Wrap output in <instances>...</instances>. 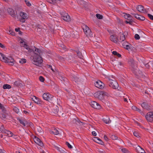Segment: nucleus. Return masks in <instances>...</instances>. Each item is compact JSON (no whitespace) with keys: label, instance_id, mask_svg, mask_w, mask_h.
<instances>
[{"label":"nucleus","instance_id":"obj_1","mask_svg":"<svg viewBox=\"0 0 153 153\" xmlns=\"http://www.w3.org/2000/svg\"><path fill=\"white\" fill-rule=\"evenodd\" d=\"M34 55L33 56L32 63L36 65L39 66L43 62V60L41 56L43 52L39 49L35 47V49L33 50Z\"/></svg>","mask_w":153,"mask_h":153},{"label":"nucleus","instance_id":"obj_33","mask_svg":"<svg viewBox=\"0 0 153 153\" xmlns=\"http://www.w3.org/2000/svg\"><path fill=\"white\" fill-rule=\"evenodd\" d=\"M132 109L134 111H140V109L137 108L135 106H133L132 107Z\"/></svg>","mask_w":153,"mask_h":153},{"label":"nucleus","instance_id":"obj_5","mask_svg":"<svg viewBox=\"0 0 153 153\" xmlns=\"http://www.w3.org/2000/svg\"><path fill=\"white\" fill-rule=\"evenodd\" d=\"M19 15L21 17V18L20 19V22L24 23L25 21V19L28 18L27 14L23 12H20Z\"/></svg>","mask_w":153,"mask_h":153},{"label":"nucleus","instance_id":"obj_59","mask_svg":"<svg viewBox=\"0 0 153 153\" xmlns=\"http://www.w3.org/2000/svg\"><path fill=\"white\" fill-rule=\"evenodd\" d=\"M104 138L105 140H108V138L106 135L104 136Z\"/></svg>","mask_w":153,"mask_h":153},{"label":"nucleus","instance_id":"obj_44","mask_svg":"<svg viewBox=\"0 0 153 153\" xmlns=\"http://www.w3.org/2000/svg\"><path fill=\"white\" fill-rule=\"evenodd\" d=\"M128 21H126L125 22L126 24H129L130 25H131L132 23V19H131L130 20H128Z\"/></svg>","mask_w":153,"mask_h":153},{"label":"nucleus","instance_id":"obj_27","mask_svg":"<svg viewBox=\"0 0 153 153\" xmlns=\"http://www.w3.org/2000/svg\"><path fill=\"white\" fill-rule=\"evenodd\" d=\"M124 16L125 19L128 20H130L132 19L131 16L128 14L125 13Z\"/></svg>","mask_w":153,"mask_h":153},{"label":"nucleus","instance_id":"obj_50","mask_svg":"<svg viewBox=\"0 0 153 153\" xmlns=\"http://www.w3.org/2000/svg\"><path fill=\"white\" fill-rule=\"evenodd\" d=\"M124 48L127 50L130 49V46L128 44L125 45V46H124Z\"/></svg>","mask_w":153,"mask_h":153},{"label":"nucleus","instance_id":"obj_36","mask_svg":"<svg viewBox=\"0 0 153 153\" xmlns=\"http://www.w3.org/2000/svg\"><path fill=\"white\" fill-rule=\"evenodd\" d=\"M0 130L2 133H4L5 132V131L7 130L4 128V126H2L0 128Z\"/></svg>","mask_w":153,"mask_h":153},{"label":"nucleus","instance_id":"obj_17","mask_svg":"<svg viewBox=\"0 0 153 153\" xmlns=\"http://www.w3.org/2000/svg\"><path fill=\"white\" fill-rule=\"evenodd\" d=\"M32 99L33 101L38 104H41L42 103L41 100L36 96H34Z\"/></svg>","mask_w":153,"mask_h":153},{"label":"nucleus","instance_id":"obj_47","mask_svg":"<svg viewBox=\"0 0 153 153\" xmlns=\"http://www.w3.org/2000/svg\"><path fill=\"white\" fill-rule=\"evenodd\" d=\"M134 37L135 39L137 40L139 39L140 38L139 35L137 34H135Z\"/></svg>","mask_w":153,"mask_h":153},{"label":"nucleus","instance_id":"obj_34","mask_svg":"<svg viewBox=\"0 0 153 153\" xmlns=\"http://www.w3.org/2000/svg\"><path fill=\"white\" fill-rule=\"evenodd\" d=\"M17 120L19 121L20 123L23 125V126H25L26 125L25 123V121L23 120H22L21 119H18Z\"/></svg>","mask_w":153,"mask_h":153},{"label":"nucleus","instance_id":"obj_21","mask_svg":"<svg viewBox=\"0 0 153 153\" xmlns=\"http://www.w3.org/2000/svg\"><path fill=\"white\" fill-rule=\"evenodd\" d=\"M7 58L4 54L0 53V60L5 62Z\"/></svg>","mask_w":153,"mask_h":153},{"label":"nucleus","instance_id":"obj_52","mask_svg":"<svg viewBox=\"0 0 153 153\" xmlns=\"http://www.w3.org/2000/svg\"><path fill=\"white\" fill-rule=\"evenodd\" d=\"M54 148L59 152L60 149L61 147H59L57 146H54Z\"/></svg>","mask_w":153,"mask_h":153},{"label":"nucleus","instance_id":"obj_57","mask_svg":"<svg viewBox=\"0 0 153 153\" xmlns=\"http://www.w3.org/2000/svg\"><path fill=\"white\" fill-rule=\"evenodd\" d=\"M38 131L39 132H42V129L40 127H39V128H38Z\"/></svg>","mask_w":153,"mask_h":153},{"label":"nucleus","instance_id":"obj_6","mask_svg":"<svg viewBox=\"0 0 153 153\" xmlns=\"http://www.w3.org/2000/svg\"><path fill=\"white\" fill-rule=\"evenodd\" d=\"M146 118L149 122H152L153 121V112H149L146 115Z\"/></svg>","mask_w":153,"mask_h":153},{"label":"nucleus","instance_id":"obj_30","mask_svg":"<svg viewBox=\"0 0 153 153\" xmlns=\"http://www.w3.org/2000/svg\"><path fill=\"white\" fill-rule=\"evenodd\" d=\"M20 84H22L21 81L18 80L15 81L14 82V84L16 86H19Z\"/></svg>","mask_w":153,"mask_h":153},{"label":"nucleus","instance_id":"obj_22","mask_svg":"<svg viewBox=\"0 0 153 153\" xmlns=\"http://www.w3.org/2000/svg\"><path fill=\"white\" fill-rule=\"evenodd\" d=\"M73 80L77 84H79L81 80L76 75H74L72 76Z\"/></svg>","mask_w":153,"mask_h":153},{"label":"nucleus","instance_id":"obj_13","mask_svg":"<svg viewBox=\"0 0 153 153\" xmlns=\"http://www.w3.org/2000/svg\"><path fill=\"white\" fill-rule=\"evenodd\" d=\"M94 84L96 87L100 89L103 88L104 86V84L100 80L96 81L95 83Z\"/></svg>","mask_w":153,"mask_h":153},{"label":"nucleus","instance_id":"obj_2","mask_svg":"<svg viewBox=\"0 0 153 153\" xmlns=\"http://www.w3.org/2000/svg\"><path fill=\"white\" fill-rule=\"evenodd\" d=\"M109 94L105 91H99L95 92L94 94V97L98 99L101 101L104 100L105 96H108Z\"/></svg>","mask_w":153,"mask_h":153},{"label":"nucleus","instance_id":"obj_25","mask_svg":"<svg viewBox=\"0 0 153 153\" xmlns=\"http://www.w3.org/2000/svg\"><path fill=\"white\" fill-rule=\"evenodd\" d=\"M125 40V35L123 34H120V38L118 39V41L122 42Z\"/></svg>","mask_w":153,"mask_h":153},{"label":"nucleus","instance_id":"obj_46","mask_svg":"<svg viewBox=\"0 0 153 153\" xmlns=\"http://www.w3.org/2000/svg\"><path fill=\"white\" fill-rule=\"evenodd\" d=\"M65 149L64 148L61 147L60 149L59 152H60L61 153H63V152L65 151Z\"/></svg>","mask_w":153,"mask_h":153},{"label":"nucleus","instance_id":"obj_38","mask_svg":"<svg viewBox=\"0 0 153 153\" xmlns=\"http://www.w3.org/2000/svg\"><path fill=\"white\" fill-rule=\"evenodd\" d=\"M77 55L81 59L82 58V53L79 51H77L76 52Z\"/></svg>","mask_w":153,"mask_h":153},{"label":"nucleus","instance_id":"obj_49","mask_svg":"<svg viewBox=\"0 0 153 153\" xmlns=\"http://www.w3.org/2000/svg\"><path fill=\"white\" fill-rule=\"evenodd\" d=\"M13 110L14 111H15V112L17 113H18L19 112V109L16 107H14Z\"/></svg>","mask_w":153,"mask_h":153},{"label":"nucleus","instance_id":"obj_35","mask_svg":"<svg viewBox=\"0 0 153 153\" xmlns=\"http://www.w3.org/2000/svg\"><path fill=\"white\" fill-rule=\"evenodd\" d=\"M112 53L114 55H116L117 56L119 57H120L121 56V55L119 53H118L117 51H113Z\"/></svg>","mask_w":153,"mask_h":153},{"label":"nucleus","instance_id":"obj_51","mask_svg":"<svg viewBox=\"0 0 153 153\" xmlns=\"http://www.w3.org/2000/svg\"><path fill=\"white\" fill-rule=\"evenodd\" d=\"M148 16L151 20H153V16L150 14H148Z\"/></svg>","mask_w":153,"mask_h":153},{"label":"nucleus","instance_id":"obj_64","mask_svg":"<svg viewBox=\"0 0 153 153\" xmlns=\"http://www.w3.org/2000/svg\"><path fill=\"white\" fill-rule=\"evenodd\" d=\"M118 64V65H123L122 63L121 62H119Z\"/></svg>","mask_w":153,"mask_h":153},{"label":"nucleus","instance_id":"obj_62","mask_svg":"<svg viewBox=\"0 0 153 153\" xmlns=\"http://www.w3.org/2000/svg\"><path fill=\"white\" fill-rule=\"evenodd\" d=\"M128 44V43L127 42H125V43H123V44H122L124 48V46H125V45H127Z\"/></svg>","mask_w":153,"mask_h":153},{"label":"nucleus","instance_id":"obj_53","mask_svg":"<svg viewBox=\"0 0 153 153\" xmlns=\"http://www.w3.org/2000/svg\"><path fill=\"white\" fill-rule=\"evenodd\" d=\"M133 134L135 136L137 137H139V135L138 133L136 132H134L133 133Z\"/></svg>","mask_w":153,"mask_h":153},{"label":"nucleus","instance_id":"obj_4","mask_svg":"<svg viewBox=\"0 0 153 153\" xmlns=\"http://www.w3.org/2000/svg\"><path fill=\"white\" fill-rule=\"evenodd\" d=\"M82 28L86 36H90L91 34V31L89 27L85 25H83Z\"/></svg>","mask_w":153,"mask_h":153},{"label":"nucleus","instance_id":"obj_15","mask_svg":"<svg viewBox=\"0 0 153 153\" xmlns=\"http://www.w3.org/2000/svg\"><path fill=\"white\" fill-rule=\"evenodd\" d=\"M14 59L11 57H7L5 63H7L10 65H13L14 64Z\"/></svg>","mask_w":153,"mask_h":153},{"label":"nucleus","instance_id":"obj_40","mask_svg":"<svg viewBox=\"0 0 153 153\" xmlns=\"http://www.w3.org/2000/svg\"><path fill=\"white\" fill-rule=\"evenodd\" d=\"M19 62L22 64L26 62V59H22L19 61Z\"/></svg>","mask_w":153,"mask_h":153},{"label":"nucleus","instance_id":"obj_9","mask_svg":"<svg viewBox=\"0 0 153 153\" xmlns=\"http://www.w3.org/2000/svg\"><path fill=\"white\" fill-rule=\"evenodd\" d=\"M110 82L108 83V85L109 86L112 87L113 89H116L118 88V84L117 82L114 80H110Z\"/></svg>","mask_w":153,"mask_h":153},{"label":"nucleus","instance_id":"obj_31","mask_svg":"<svg viewBox=\"0 0 153 153\" xmlns=\"http://www.w3.org/2000/svg\"><path fill=\"white\" fill-rule=\"evenodd\" d=\"M56 111H55L54 112L56 114H57L58 115H60L62 114H63V113H61V112L60 111L59 112V111L58 110V107H56Z\"/></svg>","mask_w":153,"mask_h":153},{"label":"nucleus","instance_id":"obj_12","mask_svg":"<svg viewBox=\"0 0 153 153\" xmlns=\"http://www.w3.org/2000/svg\"><path fill=\"white\" fill-rule=\"evenodd\" d=\"M137 10L141 13H147L146 10L141 5H138L136 7Z\"/></svg>","mask_w":153,"mask_h":153},{"label":"nucleus","instance_id":"obj_8","mask_svg":"<svg viewBox=\"0 0 153 153\" xmlns=\"http://www.w3.org/2000/svg\"><path fill=\"white\" fill-rule=\"evenodd\" d=\"M20 43L21 44V46L24 47L25 48L27 49L28 51L30 52H31L33 50L30 48L29 46L27 45L25 42H24L23 39H21Z\"/></svg>","mask_w":153,"mask_h":153},{"label":"nucleus","instance_id":"obj_42","mask_svg":"<svg viewBox=\"0 0 153 153\" xmlns=\"http://www.w3.org/2000/svg\"><path fill=\"white\" fill-rule=\"evenodd\" d=\"M65 144L69 149H71L72 148V146L68 142H66L65 143Z\"/></svg>","mask_w":153,"mask_h":153},{"label":"nucleus","instance_id":"obj_56","mask_svg":"<svg viewBox=\"0 0 153 153\" xmlns=\"http://www.w3.org/2000/svg\"><path fill=\"white\" fill-rule=\"evenodd\" d=\"M139 112L140 114L143 116H144L145 115V113L143 111H141L140 110V111H139Z\"/></svg>","mask_w":153,"mask_h":153},{"label":"nucleus","instance_id":"obj_39","mask_svg":"<svg viewBox=\"0 0 153 153\" xmlns=\"http://www.w3.org/2000/svg\"><path fill=\"white\" fill-rule=\"evenodd\" d=\"M96 16L99 19H102L103 18V16L99 14H97L96 15Z\"/></svg>","mask_w":153,"mask_h":153},{"label":"nucleus","instance_id":"obj_16","mask_svg":"<svg viewBox=\"0 0 153 153\" xmlns=\"http://www.w3.org/2000/svg\"><path fill=\"white\" fill-rule=\"evenodd\" d=\"M34 141L36 144L42 147L43 146V143L38 137H35L34 139Z\"/></svg>","mask_w":153,"mask_h":153},{"label":"nucleus","instance_id":"obj_54","mask_svg":"<svg viewBox=\"0 0 153 153\" xmlns=\"http://www.w3.org/2000/svg\"><path fill=\"white\" fill-rule=\"evenodd\" d=\"M48 68H50L51 70L53 72H55V71L54 70H53V69L52 68V66L51 65H48Z\"/></svg>","mask_w":153,"mask_h":153},{"label":"nucleus","instance_id":"obj_26","mask_svg":"<svg viewBox=\"0 0 153 153\" xmlns=\"http://www.w3.org/2000/svg\"><path fill=\"white\" fill-rule=\"evenodd\" d=\"M136 149L138 153H145V152L144 153L143 152H144V151L141 147L139 146H137L136 148Z\"/></svg>","mask_w":153,"mask_h":153},{"label":"nucleus","instance_id":"obj_58","mask_svg":"<svg viewBox=\"0 0 153 153\" xmlns=\"http://www.w3.org/2000/svg\"><path fill=\"white\" fill-rule=\"evenodd\" d=\"M0 47L2 48H5V46L3 45H2L1 43L0 42Z\"/></svg>","mask_w":153,"mask_h":153},{"label":"nucleus","instance_id":"obj_18","mask_svg":"<svg viewBox=\"0 0 153 153\" xmlns=\"http://www.w3.org/2000/svg\"><path fill=\"white\" fill-rule=\"evenodd\" d=\"M134 15L135 18L139 20L143 21L145 19V18L143 16L139 15L137 14H134Z\"/></svg>","mask_w":153,"mask_h":153},{"label":"nucleus","instance_id":"obj_60","mask_svg":"<svg viewBox=\"0 0 153 153\" xmlns=\"http://www.w3.org/2000/svg\"><path fill=\"white\" fill-rule=\"evenodd\" d=\"M15 30L16 32H19H19H21L20 30V29L19 28H16L15 29Z\"/></svg>","mask_w":153,"mask_h":153},{"label":"nucleus","instance_id":"obj_24","mask_svg":"<svg viewBox=\"0 0 153 153\" xmlns=\"http://www.w3.org/2000/svg\"><path fill=\"white\" fill-rule=\"evenodd\" d=\"M51 134H54L57 135L59 134V131L56 128H54L52 130H50V131Z\"/></svg>","mask_w":153,"mask_h":153},{"label":"nucleus","instance_id":"obj_11","mask_svg":"<svg viewBox=\"0 0 153 153\" xmlns=\"http://www.w3.org/2000/svg\"><path fill=\"white\" fill-rule=\"evenodd\" d=\"M91 106L96 109H100L101 108L100 105L98 103L95 101L92 102L90 104Z\"/></svg>","mask_w":153,"mask_h":153},{"label":"nucleus","instance_id":"obj_28","mask_svg":"<svg viewBox=\"0 0 153 153\" xmlns=\"http://www.w3.org/2000/svg\"><path fill=\"white\" fill-rule=\"evenodd\" d=\"M4 133L7 134V135L9 137H12L13 135V134L12 132L7 130L5 131V132Z\"/></svg>","mask_w":153,"mask_h":153},{"label":"nucleus","instance_id":"obj_61","mask_svg":"<svg viewBox=\"0 0 153 153\" xmlns=\"http://www.w3.org/2000/svg\"><path fill=\"white\" fill-rule=\"evenodd\" d=\"M1 115L2 117L4 118H5L6 117V115L4 114H2Z\"/></svg>","mask_w":153,"mask_h":153},{"label":"nucleus","instance_id":"obj_63","mask_svg":"<svg viewBox=\"0 0 153 153\" xmlns=\"http://www.w3.org/2000/svg\"><path fill=\"white\" fill-rule=\"evenodd\" d=\"M23 112L25 114H27L29 113L27 111H25V110H24L23 111Z\"/></svg>","mask_w":153,"mask_h":153},{"label":"nucleus","instance_id":"obj_10","mask_svg":"<svg viewBox=\"0 0 153 153\" xmlns=\"http://www.w3.org/2000/svg\"><path fill=\"white\" fill-rule=\"evenodd\" d=\"M42 97L45 100L47 101H49L51 100L53 98V95L50 94L49 93H44L42 95Z\"/></svg>","mask_w":153,"mask_h":153},{"label":"nucleus","instance_id":"obj_29","mask_svg":"<svg viewBox=\"0 0 153 153\" xmlns=\"http://www.w3.org/2000/svg\"><path fill=\"white\" fill-rule=\"evenodd\" d=\"M103 120L104 122L106 124L109 123L111 122V121L110 120L109 118L108 117L104 118Z\"/></svg>","mask_w":153,"mask_h":153},{"label":"nucleus","instance_id":"obj_48","mask_svg":"<svg viewBox=\"0 0 153 153\" xmlns=\"http://www.w3.org/2000/svg\"><path fill=\"white\" fill-rule=\"evenodd\" d=\"M39 79L40 81L42 82H43L44 81L45 79L42 76H40L39 77Z\"/></svg>","mask_w":153,"mask_h":153},{"label":"nucleus","instance_id":"obj_41","mask_svg":"<svg viewBox=\"0 0 153 153\" xmlns=\"http://www.w3.org/2000/svg\"><path fill=\"white\" fill-rule=\"evenodd\" d=\"M111 138L113 140H116L117 139V137L114 135H111Z\"/></svg>","mask_w":153,"mask_h":153},{"label":"nucleus","instance_id":"obj_7","mask_svg":"<svg viewBox=\"0 0 153 153\" xmlns=\"http://www.w3.org/2000/svg\"><path fill=\"white\" fill-rule=\"evenodd\" d=\"M62 18L65 21L68 22L71 20L70 16L65 12H62L61 14Z\"/></svg>","mask_w":153,"mask_h":153},{"label":"nucleus","instance_id":"obj_32","mask_svg":"<svg viewBox=\"0 0 153 153\" xmlns=\"http://www.w3.org/2000/svg\"><path fill=\"white\" fill-rule=\"evenodd\" d=\"M4 89H9L11 88V86L10 85L8 84H5L3 86Z\"/></svg>","mask_w":153,"mask_h":153},{"label":"nucleus","instance_id":"obj_37","mask_svg":"<svg viewBox=\"0 0 153 153\" xmlns=\"http://www.w3.org/2000/svg\"><path fill=\"white\" fill-rule=\"evenodd\" d=\"M122 151L124 153H130V152L126 148H123L121 149Z\"/></svg>","mask_w":153,"mask_h":153},{"label":"nucleus","instance_id":"obj_14","mask_svg":"<svg viewBox=\"0 0 153 153\" xmlns=\"http://www.w3.org/2000/svg\"><path fill=\"white\" fill-rule=\"evenodd\" d=\"M7 11L9 14L13 18L16 17V15L13 9L11 8H8L7 9Z\"/></svg>","mask_w":153,"mask_h":153},{"label":"nucleus","instance_id":"obj_23","mask_svg":"<svg viewBox=\"0 0 153 153\" xmlns=\"http://www.w3.org/2000/svg\"><path fill=\"white\" fill-rule=\"evenodd\" d=\"M110 40L114 43H117L118 41V39L117 37L114 35H111L110 37Z\"/></svg>","mask_w":153,"mask_h":153},{"label":"nucleus","instance_id":"obj_3","mask_svg":"<svg viewBox=\"0 0 153 153\" xmlns=\"http://www.w3.org/2000/svg\"><path fill=\"white\" fill-rule=\"evenodd\" d=\"M128 62L131 65L132 67V71L135 74L138 75L139 74H141V71L139 70L137 67H134V63L133 59H129L128 60Z\"/></svg>","mask_w":153,"mask_h":153},{"label":"nucleus","instance_id":"obj_43","mask_svg":"<svg viewBox=\"0 0 153 153\" xmlns=\"http://www.w3.org/2000/svg\"><path fill=\"white\" fill-rule=\"evenodd\" d=\"M25 4H26V5L29 7L30 6H31V4L30 3V2L28 1L27 0H25Z\"/></svg>","mask_w":153,"mask_h":153},{"label":"nucleus","instance_id":"obj_45","mask_svg":"<svg viewBox=\"0 0 153 153\" xmlns=\"http://www.w3.org/2000/svg\"><path fill=\"white\" fill-rule=\"evenodd\" d=\"M95 138L97 139V140H98L97 142L96 141L97 143L101 144H102V142L99 138H98V137H96Z\"/></svg>","mask_w":153,"mask_h":153},{"label":"nucleus","instance_id":"obj_19","mask_svg":"<svg viewBox=\"0 0 153 153\" xmlns=\"http://www.w3.org/2000/svg\"><path fill=\"white\" fill-rule=\"evenodd\" d=\"M142 107L144 109L149 110L150 109V106L146 102H143L141 104Z\"/></svg>","mask_w":153,"mask_h":153},{"label":"nucleus","instance_id":"obj_55","mask_svg":"<svg viewBox=\"0 0 153 153\" xmlns=\"http://www.w3.org/2000/svg\"><path fill=\"white\" fill-rule=\"evenodd\" d=\"M92 134L94 136H96L97 135L96 133L94 131H92Z\"/></svg>","mask_w":153,"mask_h":153},{"label":"nucleus","instance_id":"obj_20","mask_svg":"<svg viewBox=\"0 0 153 153\" xmlns=\"http://www.w3.org/2000/svg\"><path fill=\"white\" fill-rule=\"evenodd\" d=\"M72 122L73 123L76 124L77 125H80L81 123H82L77 117L74 119L72 120Z\"/></svg>","mask_w":153,"mask_h":153}]
</instances>
